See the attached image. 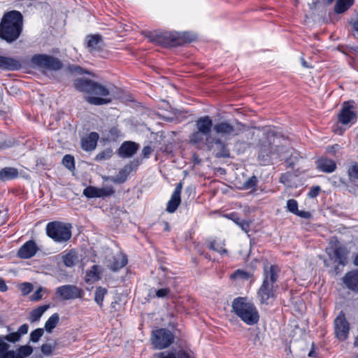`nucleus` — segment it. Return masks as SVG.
<instances>
[{"label": "nucleus", "mask_w": 358, "mask_h": 358, "mask_svg": "<svg viewBox=\"0 0 358 358\" xmlns=\"http://www.w3.org/2000/svg\"><path fill=\"white\" fill-rule=\"evenodd\" d=\"M75 89L88 94L85 101L94 106H101L111 102L110 90L105 85L88 78H78L73 81Z\"/></svg>", "instance_id": "nucleus-1"}, {"label": "nucleus", "mask_w": 358, "mask_h": 358, "mask_svg": "<svg viewBox=\"0 0 358 358\" xmlns=\"http://www.w3.org/2000/svg\"><path fill=\"white\" fill-rule=\"evenodd\" d=\"M280 272V268L275 264L269 266H264L263 282L257 293L261 304L268 305L271 300L276 299L278 285H275V282L278 279Z\"/></svg>", "instance_id": "nucleus-2"}, {"label": "nucleus", "mask_w": 358, "mask_h": 358, "mask_svg": "<svg viewBox=\"0 0 358 358\" xmlns=\"http://www.w3.org/2000/svg\"><path fill=\"white\" fill-rule=\"evenodd\" d=\"M22 31V15L17 10L4 14L0 23V38L8 43L15 41Z\"/></svg>", "instance_id": "nucleus-3"}, {"label": "nucleus", "mask_w": 358, "mask_h": 358, "mask_svg": "<svg viewBox=\"0 0 358 358\" xmlns=\"http://www.w3.org/2000/svg\"><path fill=\"white\" fill-rule=\"evenodd\" d=\"M212 118L204 115L195 121V131L189 136V143L197 149H203L205 145L215 136L212 135L213 129Z\"/></svg>", "instance_id": "nucleus-4"}, {"label": "nucleus", "mask_w": 358, "mask_h": 358, "mask_svg": "<svg viewBox=\"0 0 358 358\" xmlns=\"http://www.w3.org/2000/svg\"><path fill=\"white\" fill-rule=\"evenodd\" d=\"M231 306L233 312L246 324L252 326L259 322V311L255 305L246 297L234 299Z\"/></svg>", "instance_id": "nucleus-5"}, {"label": "nucleus", "mask_w": 358, "mask_h": 358, "mask_svg": "<svg viewBox=\"0 0 358 358\" xmlns=\"http://www.w3.org/2000/svg\"><path fill=\"white\" fill-rule=\"evenodd\" d=\"M276 140L273 135L268 136L265 141L260 143L258 160L262 165H266L271 162L272 159L279 157L281 149L276 143Z\"/></svg>", "instance_id": "nucleus-6"}, {"label": "nucleus", "mask_w": 358, "mask_h": 358, "mask_svg": "<svg viewBox=\"0 0 358 358\" xmlns=\"http://www.w3.org/2000/svg\"><path fill=\"white\" fill-rule=\"evenodd\" d=\"M46 234L54 241L64 243L71 238V224L59 221L48 223L45 227Z\"/></svg>", "instance_id": "nucleus-7"}, {"label": "nucleus", "mask_w": 358, "mask_h": 358, "mask_svg": "<svg viewBox=\"0 0 358 358\" xmlns=\"http://www.w3.org/2000/svg\"><path fill=\"white\" fill-rule=\"evenodd\" d=\"M151 340L155 349L163 350L173 343L174 336L170 330L162 328L152 331Z\"/></svg>", "instance_id": "nucleus-8"}, {"label": "nucleus", "mask_w": 358, "mask_h": 358, "mask_svg": "<svg viewBox=\"0 0 358 358\" xmlns=\"http://www.w3.org/2000/svg\"><path fill=\"white\" fill-rule=\"evenodd\" d=\"M31 62L40 67L58 71L63 67L62 62L57 57L45 54H36L31 57Z\"/></svg>", "instance_id": "nucleus-9"}, {"label": "nucleus", "mask_w": 358, "mask_h": 358, "mask_svg": "<svg viewBox=\"0 0 358 358\" xmlns=\"http://www.w3.org/2000/svg\"><path fill=\"white\" fill-rule=\"evenodd\" d=\"M150 41L162 45L163 46L176 47L179 42L176 40V33L171 31H153L150 32L147 36Z\"/></svg>", "instance_id": "nucleus-10"}, {"label": "nucleus", "mask_w": 358, "mask_h": 358, "mask_svg": "<svg viewBox=\"0 0 358 358\" xmlns=\"http://www.w3.org/2000/svg\"><path fill=\"white\" fill-rule=\"evenodd\" d=\"M244 124L238 122L234 127L227 121L218 122L213 126L214 131L222 137L236 136L239 135L244 129Z\"/></svg>", "instance_id": "nucleus-11"}, {"label": "nucleus", "mask_w": 358, "mask_h": 358, "mask_svg": "<svg viewBox=\"0 0 358 358\" xmlns=\"http://www.w3.org/2000/svg\"><path fill=\"white\" fill-rule=\"evenodd\" d=\"M141 162L142 161L139 159H134L133 161L127 164L122 169H121L116 176H108L106 178V180H110L115 184H122L125 182L129 174L138 169V167L141 164Z\"/></svg>", "instance_id": "nucleus-12"}, {"label": "nucleus", "mask_w": 358, "mask_h": 358, "mask_svg": "<svg viewBox=\"0 0 358 358\" xmlns=\"http://www.w3.org/2000/svg\"><path fill=\"white\" fill-rule=\"evenodd\" d=\"M84 294L81 288L73 285L59 286L55 291V294L64 301L82 298Z\"/></svg>", "instance_id": "nucleus-13"}, {"label": "nucleus", "mask_w": 358, "mask_h": 358, "mask_svg": "<svg viewBox=\"0 0 358 358\" xmlns=\"http://www.w3.org/2000/svg\"><path fill=\"white\" fill-rule=\"evenodd\" d=\"M334 324L336 337L341 341L346 340L350 331V324L343 311L339 313L334 320Z\"/></svg>", "instance_id": "nucleus-14"}, {"label": "nucleus", "mask_w": 358, "mask_h": 358, "mask_svg": "<svg viewBox=\"0 0 358 358\" xmlns=\"http://www.w3.org/2000/svg\"><path fill=\"white\" fill-rule=\"evenodd\" d=\"M205 145L208 150H212L215 146V157L218 158H227L230 156V151L227 143L220 138L215 136Z\"/></svg>", "instance_id": "nucleus-15"}, {"label": "nucleus", "mask_w": 358, "mask_h": 358, "mask_svg": "<svg viewBox=\"0 0 358 358\" xmlns=\"http://www.w3.org/2000/svg\"><path fill=\"white\" fill-rule=\"evenodd\" d=\"M357 115L354 110V106L347 102H344L338 115V122L343 124H353L357 122Z\"/></svg>", "instance_id": "nucleus-16"}, {"label": "nucleus", "mask_w": 358, "mask_h": 358, "mask_svg": "<svg viewBox=\"0 0 358 358\" xmlns=\"http://www.w3.org/2000/svg\"><path fill=\"white\" fill-rule=\"evenodd\" d=\"M114 193L115 190L112 186H107L102 188L88 186L83 190V194L87 198L108 197L112 196Z\"/></svg>", "instance_id": "nucleus-17"}, {"label": "nucleus", "mask_w": 358, "mask_h": 358, "mask_svg": "<svg viewBox=\"0 0 358 358\" xmlns=\"http://www.w3.org/2000/svg\"><path fill=\"white\" fill-rule=\"evenodd\" d=\"M39 250L36 242L29 240L25 242L18 250L17 256L20 259H28L33 257Z\"/></svg>", "instance_id": "nucleus-18"}, {"label": "nucleus", "mask_w": 358, "mask_h": 358, "mask_svg": "<svg viewBox=\"0 0 358 358\" xmlns=\"http://www.w3.org/2000/svg\"><path fill=\"white\" fill-rule=\"evenodd\" d=\"M139 147V145L134 141H124L118 148L117 153L122 158H129L136 153Z\"/></svg>", "instance_id": "nucleus-19"}, {"label": "nucleus", "mask_w": 358, "mask_h": 358, "mask_svg": "<svg viewBox=\"0 0 358 358\" xmlns=\"http://www.w3.org/2000/svg\"><path fill=\"white\" fill-rule=\"evenodd\" d=\"M182 189L181 182L176 184L175 189L171 195V199L168 201L166 210L170 213H174L181 203L180 194Z\"/></svg>", "instance_id": "nucleus-20"}, {"label": "nucleus", "mask_w": 358, "mask_h": 358, "mask_svg": "<svg viewBox=\"0 0 358 358\" xmlns=\"http://www.w3.org/2000/svg\"><path fill=\"white\" fill-rule=\"evenodd\" d=\"M85 47L90 53L99 52L103 47L102 36L99 34H90L86 36Z\"/></svg>", "instance_id": "nucleus-21"}, {"label": "nucleus", "mask_w": 358, "mask_h": 358, "mask_svg": "<svg viewBox=\"0 0 358 358\" xmlns=\"http://www.w3.org/2000/svg\"><path fill=\"white\" fill-rule=\"evenodd\" d=\"M342 280L348 289L358 293V268L346 273Z\"/></svg>", "instance_id": "nucleus-22"}, {"label": "nucleus", "mask_w": 358, "mask_h": 358, "mask_svg": "<svg viewBox=\"0 0 358 358\" xmlns=\"http://www.w3.org/2000/svg\"><path fill=\"white\" fill-rule=\"evenodd\" d=\"M317 169L324 173H332L336 169V164L334 160L322 156L316 161Z\"/></svg>", "instance_id": "nucleus-23"}, {"label": "nucleus", "mask_w": 358, "mask_h": 358, "mask_svg": "<svg viewBox=\"0 0 358 358\" xmlns=\"http://www.w3.org/2000/svg\"><path fill=\"white\" fill-rule=\"evenodd\" d=\"M108 262L109 263L107 265L108 268L113 271H117L127 265L128 260L126 255L118 253L109 259Z\"/></svg>", "instance_id": "nucleus-24"}, {"label": "nucleus", "mask_w": 358, "mask_h": 358, "mask_svg": "<svg viewBox=\"0 0 358 358\" xmlns=\"http://www.w3.org/2000/svg\"><path fill=\"white\" fill-rule=\"evenodd\" d=\"M99 136L96 132H91L81 138V147L85 151H92L96 148Z\"/></svg>", "instance_id": "nucleus-25"}, {"label": "nucleus", "mask_w": 358, "mask_h": 358, "mask_svg": "<svg viewBox=\"0 0 358 358\" xmlns=\"http://www.w3.org/2000/svg\"><path fill=\"white\" fill-rule=\"evenodd\" d=\"M21 62L14 58L0 56V68L9 71H16L22 68Z\"/></svg>", "instance_id": "nucleus-26"}, {"label": "nucleus", "mask_w": 358, "mask_h": 358, "mask_svg": "<svg viewBox=\"0 0 358 358\" xmlns=\"http://www.w3.org/2000/svg\"><path fill=\"white\" fill-rule=\"evenodd\" d=\"M349 250L344 245H338L334 248V255L335 262L343 266L348 264Z\"/></svg>", "instance_id": "nucleus-27"}, {"label": "nucleus", "mask_w": 358, "mask_h": 358, "mask_svg": "<svg viewBox=\"0 0 358 358\" xmlns=\"http://www.w3.org/2000/svg\"><path fill=\"white\" fill-rule=\"evenodd\" d=\"M19 172L16 168L5 167L0 170V180L6 181L15 179L18 177Z\"/></svg>", "instance_id": "nucleus-28"}, {"label": "nucleus", "mask_w": 358, "mask_h": 358, "mask_svg": "<svg viewBox=\"0 0 358 358\" xmlns=\"http://www.w3.org/2000/svg\"><path fill=\"white\" fill-rule=\"evenodd\" d=\"M62 261L67 267H72L78 262V253L74 250H69L62 255Z\"/></svg>", "instance_id": "nucleus-29"}, {"label": "nucleus", "mask_w": 358, "mask_h": 358, "mask_svg": "<svg viewBox=\"0 0 358 358\" xmlns=\"http://www.w3.org/2000/svg\"><path fill=\"white\" fill-rule=\"evenodd\" d=\"M354 3V0H337L334 6V11L341 14L347 11Z\"/></svg>", "instance_id": "nucleus-30"}, {"label": "nucleus", "mask_w": 358, "mask_h": 358, "mask_svg": "<svg viewBox=\"0 0 358 358\" xmlns=\"http://www.w3.org/2000/svg\"><path fill=\"white\" fill-rule=\"evenodd\" d=\"M49 308L48 305H43L32 310L29 314V320L31 322L38 321L43 314Z\"/></svg>", "instance_id": "nucleus-31"}, {"label": "nucleus", "mask_w": 358, "mask_h": 358, "mask_svg": "<svg viewBox=\"0 0 358 358\" xmlns=\"http://www.w3.org/2000/svg\"><path fill=\"white\" fill-rule=\"evenodd\" d=\"M59 321V315L58 313L52 315L45 323V329L48 333H52V330L56 327Z\"/></svg>", "instance_id": "nucleus-32"}, {"label": "nucleus", "mask_w": 358, "mask_h": 358, "mask_svg": "<svg viewBox=\"0 0 358 358\" xmlns=\"http://www.w3.org/2000/svg\"><path fill=\"white\" fill-rule=\"evenodd\" d=\"M224 245L225 244L224 241H217L216 240H213L210 242L208 248L209 249L214 250L220 253V255H227L228 253L227 250L224 248Z\"/></svg>", "instance_id": "nucleus-33"}, {"label": "nucleus", "mask_w": 358, "mask_h": 358, "mask_svg": "<svg viewBox=\"0 0 358 358\" xmlns=\"http://www.w3.org/2000/svg\"><path fill=\"white\" fill-rule=\"evenodd\" d=\"M86 277L87 282L99 280L101 278L99 266L97 265L92 266L90 270L87 271Z\"/></svg>", "instance_id": "nucleus-34"}, {"label": "nucleus", "mask_w": 358, "mask_h": 358, "mask_svg": "<svg viewBox=\"0 0 358 358\" xmlns=\"http://www.w3.org/2000/svg\"><path fill=\"white\" fill-rule=\"evenodd\" d=\"M108 294L107 289L102 287H98L96 288L95 292H94V301L95 302L99 305L100 308L103 307V302L105 296Z\"/></svg>", "instance_id": "nucleus-35"}, {"label": "nucleus", "mask_w": 358, "mask_h": 358, "mask_svg": "<svg viewBox=\"0 0 358 358\" xmlns=\"http://www.w3.org/2000/svg\"><path fill=\"white\" fill-rule=\"evenodd\" d=\"M258 184V179L255 176H252V177L249 178L245 182L243 183L242 187L241 189L248 190L250 189L252 191H256L257 190V186Z\"/></svg>", "instance_id": "nucleus-36"}, {"label": "nucleus", "mask_w": 358, "mask_h": 358, "mask_svg": "<svg viewBox=\"0 0 358 358\" xmlns=\"http://www.w3.org/2000/svg\"><path fill=\"white\" fill-rule=\"evenodd\" d=\"M253 276L252 273L243 270L237 269L230 276L232 280L242 279L248 280Z\"/></svg>", "instance_id": "nucleus-37"}, {"label": "nucleus", "mask_w": 358, "mask_h": 358, "mask_svg": "<svg viewBox=\"0 0 358 358\" xmlns=\"http://www.w3.org/2000/svg\"><path fill=\"white\" fill-rule=\"evenodd\" d=\"M176 41L179 42L177 46L182 45L185 43H190L194 41V37L189 33L178 34L176 33Z\"/></svg>", "instance_id": "nucleus-38"}, {"label": "nucleus", "mask_w": 358, "mask_h": 358, "mask_svg": "<svg viewBox=\"0 0 358 358\" xmlns=\"http://www.w3.org/2000/svg\"><path fill=\"white\" fill-rule=\"evenodd\" d=\"M8 344L0 340V358L13 357L14 351H8Z\"/></svg>", "instance_id": "nucleus-39"}, {"label": "nucleus", "mask_w": 358, "mask_h": 358, "mask_svg": "<svg viewBox=\"0 0 358 358\" xmlns=\"http://www.w3.org/2000/svg\"><path fill=\"white\" fill-rule=\"evenodd\" d=\"M231 216L232 217L233 221L238 225L243 231L245 232H248L250 229V223L246 221L241 220L240 217H238L236 215L231 214Z\"/></svg>", "instance_id": "nucleus-40"}, {"label": "nucleus", "mask_w": 358, "mask_h": 358, "mask_svg": "<svg viewBox=\"0 0 358 358\" xmlns=\"http://www.w3.org/2000/svg\"><path fill=\"white\" fill-rule=\"evenodd\" d=\"M348 175L351 182L358 180V163H354L348 169Z\"/></svg>", "instance_id": "nucleus-41"}, {"label": "nucleus", "mask_w": 358, "mask_h": 358, "mask_svg": "<svg viewBox=\"0 0 358 358\" xmlns=\"http://www.w3.org/2000/svg\"><path fill=\"white\" fill-rule=\"evenodd\" d=\"M113 155V150L111 148H107L95 157V160L97 162L104 161L109 159Z\"/></svg>", "instance_id": "nucleus-42"}, {"label": "nucleus", "mask_w": 358, "mask_h": 358, "mask_svg": "<svg viewBox=\"0 0 358 358\" xmlns=\"http://www.w3.org/2000/svg\"><path fill=\"white\" fill-rule=\"evenodd\" d=\"M33 352V348L31 346L26 345L20 346L17 350V357L23 358L29 356Z\"/></svg>", "instance_id": "nucleus-43"}, {"label": "nucleus", "mask_w": 358, "mask_h": 358, "mask_svg": "<svg viewBox=\"0 0 358 358\" xmlns=\"http://www.w3.org/2000/svg\"><path fill=\"white\" fill-rule=\"evenodd\" d=\"M62 164L69 170L72 171L75 169V160L74 157L70 155H66L63 157Z\"/></svg>", "instance_id": "nucleus-44"}, {"label": "nucleus", "mask_w": 358, "mask_h": 358, "mask_svg": "<svg viewBox=\"0 0 358 358\" xmlns=\"http://www.w3.org/2000/svg\"><path fill=\"white\" fill-rule=\"evenodd\" d=\"M67 70L69 73H75L77 75L88 74L87 70L83 69L81 66L76 64H70L67 66Z\"/></svg>", "instance_id": "nucleus-45"}, {"label": "nucleus", "mask_w": 358, "mask_h": 358, "mask_svg": "<svg viewBox=\"0 0 358 358\" xmlns=\"http://www.w3.org/2000/svg\"><path fill=\"white\" fill-rule=\"evenodd\" d=\"M44 334V329L38 328L32 331L30 334V341L33 343L38 342Z\"/></svg>", "instance_id": "nucleus-46"}, {"label": "nucleus", "mask_w": 358, "mask_h": 358, "mask_svg": "<svg viewBox=\"0 0 358 358\" xmlns=\"http://www.w3.org/2000/svg\"><path fill=\"white\" fill-rule=\"evenodd\" d=\"M56 343H44L41 347V350L44 355H51L53 350L55 349Z\"/></svg>", "instance_id": "nucleus-47"}, {"label": "nucleus", "mask_w": 358, "mask_h": 358, "mask_svg": "<svg viewBox=\"0 0 358 358\" xmlns=\"http://www.w3.org/2000/svg\"><path fill=\"white\" fill-rule=\"evenodd\" d=\"M120 135V131L115 127L110 128L107 134V139L109 141H116Z\"/></svg>", "instance_id": "nucleus-48"}, {"label": "nucleus", "mask_w": 358, "mask_h": 358, "mask_svg": "<svg viewBox=\"0 0 358 358\" xmlns=\"http://www.w3.org/2000/svg\"><path fill=\"white\" fill-rule=\"evenodd\" d=\"M287 209L290 213L295 214L298 210V202L294 199L287 200Z\"/></svg>", "instance_id": "nucleus-49"}, {"label": "nucleus", "mask_w": 358, "mask_h": 358, "mask_svg": "<svg viewBox=\"0 0 358 358\" xmlns=\"http://www.w3.org/2000/svg\"><path fill=\"white\" fill-rule=\"evenodd\" d=\"M176 355V358H194V354L190 350L180 349Z\"/></svg>", "instance_id": "nucleus-50"}, {"label": "nucleus", "mask_w": 358, "mask_h": 358, "mask_svg": "<svg viewBox=\"0 0 358 358\" xmlns=\"http://www.w3.org/2000/svg\"><path fill=\"white\" fill-rule=\"evenodd\" d=\"M154 358H176V352L173 351H164L155 353Z\"/></svg>", "instance_id": "nucleus-51"}, {"label": "nucleus", "mask_w": 358, "mask_h": 358, "mask_svg": "<svg viewBox=\"0 0 358 358\" xmlns=\"http://www.w3.org/2000/svg\"><path fill=\"white\" fill-rule=\"evenodd\" d=\"M4 339H6V341L11 342V343H15L20 339V336L19 335V333H17V332L10 333V334L6 335L4 337Z\"/></svg>", "instance_id": "nucleus-52"}, {"label": "nucleus", "mask_w": 358, "mask_h": 358, "mask_svg": "<svg viewBox=\"0 0 358 358\" xmlns=\"http://www.w3.org/2000/svg\"><path fill=\"white\" fill-rule=\"evenodd\" d=\"M291 177L292 174L289 172L282 173L280 176L279 181L280 182L284 184L285 185H289Z\"/></svg>", "instance_id": "nucleus-53"}, {"label": "nucleus", "mask_w": 358, "mask_h": 358, "mask_svg": "<svg viewBox=\"0 0 358 358\" xmlns=\"http://www.w3.org/2000/svg\"><path fill=\"white\" fill-rule=\"evenodd\" d=\"M171 292V289L169 288H162L156 291L155 294L158 298H164L167 296Z\"/></svg>", "instance_id": "nucleus-54"}, {"label": "nucleus", "mask_w": 358, "mask_h": 358, "mask_svg": "<svg viewBox=\"0 0 358 358\" xmlns=\"http://www.w3.org/2000/svg\"><path fill=\"white\" fill-rule=\"evenodd\" d=\"M320 190L321 189L319 186H313L310 188L309 192L308 193V196L310 198H315L319 195Z\"/></svg>", "instance_id": "nucleus-55"}, {"label": "nucleus", "mask_w": 358, "mask_h": 358, "mask_svg": "<svg viewBox=\"0 0 358 358\" xmlns=\"http://www.w3.org/2000/svg\"><path fill=\"white\" fill-rule=\"evenodd\" d=\"M21 290L24 294H28L33 290V285L29 282H24L21 285Z\"/></svg>", "instance_id": "nucleus-56"}, {"label": "nucleus", "mask_w": 358, "mask_h": 358, "mask_svg": "<svg viewBox=\"0 0 358 358\" xmlns=\"http://www.w3.org/2000/svg\"><path fill=\"white\" fill-rule=\"evenodd\" d=\"M340 149V146L338 144H334L331 146H328L326 148V152L331 155H336L337 151Z\"/></svg>", "instance_id": "nucleus-57"}, {"label": "nucleus", "mask_w": 358, "mask_h": 358, "mask_svg": "<svg viewBox=\"0 0 358 358\" xmlns=\"http://www.w3.org/2000/svg\"><path fill=\"white\" fill-rule=\"evenodd\" d=\"M300 217L305 219H310L311 217V213L308 211L305 210H297V212L294 214Z\"/></svg>", "instance_id": "nucleus-58"}, {"label": "nucleus", "mask_w": 358, "mask_h": 358, "mask_svg": "<svg viewBox=\"0 0 358 358\" xmlns=\"http://www.w3.org/2000/svg\"><path fill=\"white\" fill-rule=\"evenodd\" d=\"M152 152H153V149L150 146L147 145L143 148L142 155L144 158H148V157H150V155H151V153Z\"/></svg>", "instance_id": "nucleus-59"}, {"label": "nucleus", "mask_w": 358, "mask_h": 358, "mask_svg": "<svg viewBox=\"0 0 358 358\" xmlns=\"http://www.w3.org/2000/svg\"><path fill=\"white\" fill-rule=\"evenodd\" d=\"M28 330L29 325L27 324H24L19 327L17 333H19V335L21 337L22 335L27 334Z\"/></svg>", "instance_id": "nucleus-60"}, {"label": "nucleus", "mask_w": 358, "mask_h": 358, "mask_svg": "<svg viewBox=\"0 0 358 358\" xmlns=\"http://www.w3.org/2000/svg\"><path fill=\"white\" fill-rule=\"evenodd\" d=\"M41 289H37L31 296L32 301H38L42 298Z\"/></svg>", "instance_id": "nucleus-61"}, {"label": "nucleus", "mask_w": 358, "mask_h": 358, "mask_svg": "<svg viewBox=\"0 0 358 358\" xmlns=\"http://www.w3.org/2000/svg\"><path fill=\"white\" fill-rule=\"evenodd\" d=\"M8 289V286L6 284L5 280L0 278V291L6 292Z\"/></svg>", "instance_id": "nucleus-62"}, {"label": "nucleus", "mask_w": 358, "mask_h": 358, "mask_svg": "<svg viewBox=\"0 0 358 358\" xmlns=\"http://www.w3.org/2000/svg\"><path fill=\"white\" fill-rule=\"evenodd\" d=\"M313 346H314V344H313ZM308 357H316V352H315V350H314V348H313L311 349V350L309 352V353H308Z\"/></svg>", "instance_id": "nucleus-63"}, {"label": "nucleus", "mask_w": 358, "mask_h": 358, "mask_svg": "<svg viewBox=\"0 0 358 358\" xmlns=\"http://www.w3.org/2000/svg\"><path fill=\"white\" fill-rule=\"evenodd\" d=\"M353 29L358 31V20L355 21L352 24Z\"/></svg>", "instance_id": "nucleus-64"}]
</instances>
